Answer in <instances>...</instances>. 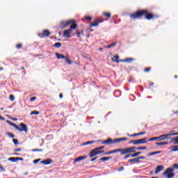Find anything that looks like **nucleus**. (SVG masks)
I'll return each instance as SVG.
<instances>
[{
  "label": "nucleus",
  "instance_id": "nucleus-1",
  "mask_svg": "<svg viewBox=\"0 0 178 178\" xmlns=\"http://www.w3.org/2000/svg\"><path fill=\"white\" fill-rule=\"evenodd\" d=\"M143 16H145V18L147 20H154L159 17V15L149 13L148 12V10H139L136 13L129 15V17L134 20H136V19H141Z\"/></svg>",
  "mask_w": 178,
  "mask_h": 178
},
{
  "label": "nucleus",
  "instance_id": "nucleus-2",
  "mask_svg": "<svg viewBox=\"0 0 178 178\" xmlns=\"http://www.w3.org/2000/svg\"><path fill=\"white\" fill-rule=\"evenodd\" d=\"M175 168H168L167 170L163 173V176L167 178H172L175 177Z\"/></svg>",
  "mask_w": 178,
  "mask_h": 178
},
{
  "label": "nucleus",
  "instance_id": "nucleus-3",
  "mask_svg": "<svg viewBox=\"0 0 178 178\" xmlns=\"http://www.w3.org/2000/svg\"><path fill=\"white\" fill-rule=\"evenodd\" d=\"M56 56L57 59H65V63H67V65H72V62L70 60L69 57L65 56L63 54L56 53Z\"/></svg>",
  "mask_w": 178,
  "mask_h": 178
},
{
  "label": "nucleus",
  "instance_id": "nucleus-4",
  "mask_svg": "<svg viewBox=\"0 0 178 178\" xmlns=\"http://www.w3.org/2000/svg\"><path fill=\"white\" fill-rule=\"evenodd\" d=\"M123 155H126V154H133L136 152V147H127L122 149Z\"/></svg>",
  "mask_w": 178,
  "mask_h": 178
},
{
  "label": "nucleus",
  "instance_id": "nucleus-5",
  "mask_svg": "<svg viewBox=\"0 0 178 178\" xmlns=\"http://www.w3.org/2000/svg\"><path fill=\"white\" fill-rule=\"evenodd\" d=\"M147 138L129 141V144H134V145H138L139 144H145L147 143Z\"/></svg>",
  "mask_w": 178,
  "mask_h": 178
},
{
  "label": "nucleus",
  "instance_id": "nucleus-6",
  "mask_svg": "<svg viewBox=\"0 0 178 178\" xmlns=\"http://www.w3.org/2000/svg\"><path fill=\"white\" fill-rule=\"evenodd\" d=\"M72 23H74V20L71 19L70 21H61L60 23V29H65V27H67L69 24H72Z\"/></svg>",
  "mask_w": 178,
  "mask_h": 178
},
{
  "label": "nucleus",
  "instance_id": "nucleus-7",
  "mask_svg": "<svg viewBox=\"0 0 178 178\" xmlns=\"http://www.w3.org/2000/svg\"><path fill=\"white\" fill-rule=\"evenodd\" d=\"M51 35V32L47 29L43 30L42 33H38V37L40 38H44V37H49Z\"/></svg>",
  "mask_w": 178,
  "mask_h": 178
},
{
  "label": "nucleus",
  "instance_id": "nucleus-8",
  "mask_svg": "<svg viewBox=\"0 0 178 178\" xmlns=\"http://www.w3.org/2000/svg\"><path fill=\"white\" fill-rule=\"evenodd\" d=\"M19 127H20V130H18V131H25V133H27V131H29V128H27V125H26L23 122L19 124Z\"/></svg>",
  "mask_w": 178,
  "mask_h": 178
},
{
  "label": "nucleus",
  "instance_id": "nucleus-9",
  "mask_svg": "<svg viewBox=\"0 0 178 178\" xmlns=\"http://www.w3.org/2000/svg\"><path fill=\"white\" fill-rule=\"evenodd\" d=\"M171 134H163L159 137H157L159 141H163V140H166L167 138H169L170 137Z\"/></svg>",
  "mask_w": 178,
  "mask_h": 178
},
{
  "label": "nucleus",
  "instance_id": "nucleus-10",
  "mask_svg": "<svg viewBox=\"0 0 178 178\" xmlns=\"http://www.w3.org/2000/svg\"><path fill=\"white\" fill-rule=\"evenodd\" d=\"M122 141H127V138H119L113 139L114 144H119L122 143Z\"/></svg>",
  "mask_w": 178,
  "mask_h": 178
},
{
  "label": "nucleus",
  "instance_id": "nucleus-11",
  "mask_svg": "<svg viewBox=\"0 0 178 178\" xmlns=\"http://www.w3.org/2000/svg\"><path fill=\"white\" fill-rule=\"evenodd\" d=\"M54 161H52L51 159H46L42 161H40V163H42L43 165H51Z\"/></svg>",
  "mask_w": 178,
  "mask_h": 178
},
{
  "label": "nucleus",
  "instance_id": "nucleus-12",
  "mask_svg": "<svg viewBox=\"0 0 178 178\" xmlns=\"http://www.w3.org/2000/svg\"><path fill=\"white\" fill-rule=\"evenodd\" d=\"M6 123H8V124H10V126H12L13 127H15V129H16V130H21L20 127L19 126H17V124L9 121V120H6Z\"/></svg>",
  "mask_w": 178,
  "mask_h": 178
},
{
  "label": "nucleus",
  "instance_id": "nucleus-13",
  "mask_svg": "<svg viewBox=\"0 0 178 178\" xmlns=\"http://www.w3.org/2000/svg\"><path fill=\"white\" fill-rule=\"evenodd\" d=\"M102 144H105L106 145H109L111 144H114L113 140L112 138H108L107 140L103 141Z\"/></svg>",
  "mask_w": 178,
  "mask_h": 178
},
{
  "label": "nucleus",
  "instance_id": "nucleus-14",
  "mask_svg": "<svg viewBox=\"0 0 178 178\" xmlns=\"http://www.w3.org/2000/svg\"><path fill=\"white\" fill-rule=\"evenodd\" d=\"M84 159H87V156H81L74 160V162L76 163L77 162H80V161H84Z\"/></svg>",
  "mask_w": 178,
  "mask_h": 178
},
{
  "label": "nucleus",
  "instance_id": "nucleus-15",
  "mask_svg": "<svg viewBox=\"0 0 178 178\" xmlns=\"http://www.w3.org/2000/svg\"><path fill=\"white\" fill-rule=\"evenodd\" d=\"M96 155H98L97 153V150L95 149H93L90 153H89V156L90 158H94V156H95Z\"/></svg>",
  "mask_w": 178,
  "mask_h": 178
},
{
  "label": "nucleus",
  "instance_id": "nucleus-16",
  "mask_svg": "<svg viewBox=\"0 0 178 178\" xmlns=\"http://www.w3.org/2000/svg\"><path fill=\"white\" fill-rule=\"evenodd\" d=\"M96 155H98L97 153V150L95 149H93L90 153H89V156L90 158H94V156H95Z\"/></svg>",
  "mask_w": 178,
  "mask_h": 178
},
{
  "label": "nucleus",
  "instance_id": "nucleus-17",
  "mask_svg": "<svg viewBox=\"0 0 178 178\" xmlns=\"http://www.w3.org/2000/svg\"><path fill=\"white\" fill-rule=\"evenodd\" d=\"M63 37H65V38H72V35H70V33H69L67 30L63 31Z\"/></svg>",
  "mask_w": 178,
  "mask_h": 178
},
{
  "label": "nucleus",
  "instance_id": "nucleus-18",
  "mask_svg": "<svg viewBox=\"0 0 178 178\" xmlns=\"http://www.w3.org/2000/svg\"><path fill=\"white\" fill-rule=\"evenodd\" d=\"M134 60L133 58H125L124 60H120V62H126L127 63H131Z\"/></svg>",
  "mask_w": 178,
  "mask_h": 178
},
{
  "label": "nucleus",
  "instance_id": "nucleus-19",
  "mask_svg": "<svg viewBox=\"0 0 178 178\" xmlns=\"http://www.w3.org/2000/svg\"><path fill=\"white\" fill-rule=\"evenodd\" d=\"M162 170H163V166L162 165L157 166L155 170L156 175H157V173H159V172H162Z\"/></svg>",
  "mask_w": 178,
  "mask_h": 178
},
{
  "label": "nucleus",
  "instance_id": "nucleus-20",
  "mask_svg": "<svg viewBox=\"0 0 178 178\" xmlns=\"http://www.w3.org/2000/svg\"><path fill=\"white\" fill-rule=\"evenodd\" d=\"M113 151V154H116V152H120V155H123V149L119 148V149H115Z\"/></svg>",
  "mask_w": 178,
  "mask_h": 178
},
{
  "label": "nucleus",
  "instance_id": "nucleus-21",
  "mask_svg": "<svg viewBox=\"0 0 178 178\" xmlns=\"http://www.w3.org/2000/svg\"><path fill=\"white\" fill-rule=\"evenodd\" d=\"M109 159H112V156L102 157L99 159V161H102V162H106V161H109Z\"/></svg>",
  "mask_w": 178,
  "mask_h": 178
},
{
  "label": "nucleus",
  "instance_id": "nucleus-22",
  "mask_svg": "<svg viewBox=\"0 0 178 178\" xmlns=\"http://www.w3.org/2000/svg\"><path fill=\"white\" fill-rule=\"evenodd\" d=\"M162 151L153 152L147 154V156H152V155H157V154H161Z\"/></svg>",
  "mask_w": 178,
  "mask_h": 178
},
{
  "label": "nucleus",
  "instance_id": "nucleus-23",
  "mask_svg": "<svg viewBox=\"0 0 178 178\" xmlns=\"http://www.w3.org/2000/svg\"><path fill=\"white\" fill-rule=\"evenodd\" d=\"M128 162H129L130 163H131L133 165V163H136V162H140V161H138V159L137 157L135 159H131L128 160Z\"/></svg>",
  "mask_w": 178,
  "mask_h": 178
},
{
  "label": "nucleus",
  "instance_id": "nucleus-24",
  "mask_svg": "<svg viewBox=\"0 0 178 178\" xmlns=\"http://www.w3.org/2000/svg\"><path fill=\"white\" fill-rule=\"evenodd\" d=\"M76 34L78 38H81V35H83L84 34V32L83 31H81L80 32V31L77 30L76 32Z\"/></svg>",
  "mask_w": 178,
  "mask_h": 178
},
{
  "label": "nucleus",
  "instance_id": "nucleus-25",
  "mask_svg": "<svg viewBox=\"0 0 178 178\" xmlns=\"http://www.w3.org/2000/svg\"><path fill=\"white\" fill-rule=\"evenodd\" d=\"M112 61L119 63V62H120V60H119V56H114V58H112Z\"/></svg>",
  "mask_w": 178,
  "mask_h": 178
},
{
  "label": "nucleus",
  "instance_id": "nucleus-26",
  "mask_svg": "<svg viewBox=\"0 0 178 178\" xmlns=\"http://www.w3.org/2000/svg\"><path fill=\"white\" fill-rule=\"evenodd\" d=\"M176 151H178V145L172 146L171 147V152H176Z\"/></svg>",
  "mask_w": 178,
  "mask_h": 178
},
{
  "label": "nucleus",
  "instance_id": "nucleus-27",
  "mask_svg": "<svg viewBox=\"0 0 178 178\" xmlns=\"http://www.w3.org/2000/svg\"><path fill=\"white\" fill-rule=\"evenodd\" d=\"M169 144V142H161V143H156V145H168Z\"/></svg>",
  "mask_w": 178,
  "mask_h": 178
},
{
  "label": "nucleus",
  "instance_id": "nucleus-28",
  "mask_svg": "<svg viewBox=\"0 0 178 178\" xmlns=\"http://www.w3.org/2000/svg\"><path fill=\"white\" fill-rule=\"evenodd\" d=\"M99 24V22L98 21H96L95 22L90 24V27H97Z\"/></svg>",
  "mask_w": 178,
  "mask_h": 178
},
{
  "label": "nucleus",
  "instance_id": "nucleus-29",
  "mask_svg": "<svg viewBox=\"0 0 178 178\" xmlns=\"http://www.w3.org/2000/svg\"><path fill=\"white\" fill-rule=\"evenodd\" d=\"M53 47H54L55 48H60V47H62V43L56 42L53 45Z\"/></svg>",
  "mask_w": 178,
  "mask_h": 178
},
{
  "label": "nucleus",
  "instance_id": "nucleus-30",
  "mask_svg": "<svg viewBox=\"0 0 178 178\" xmlns=\"http://www.w3.org/2000/svg\"><path fill=\"white\" fill-rule=\"evenodd\" d=\"M72 25L70 26V29L72 30L76 29L77 28V24L74 23V21L73 23L71 24Z\"/></svg>",
  "mask_w": 178,
  "mask_h": 178
},
{
  "label": "nucleus",
  "instance_id": "nucleus-31",
  "mask_svg": "<svg viewBox=\"0 0 178 178\" xmlns=\"http://www.w3.org/2000/svg\"><path fill=\"white\" fill-rule=\"evenodd\" d=\"M140 154H141V152H138L135 154H131V158H136V156H138V155H140Z\"/></svg>",
  "mask_w": 178,
  "mask_h": 178
},
{
  "label": "nucleus",
  "instance_id": "nucleus-32",
  "mask_svg": "<svg viewBox=\"0 0 178 178\" xmlns=\"http://www.w3.org/2000/svg\"><path fill=\"white\" fill-rule=\"evenodd\" d=\"M173 142H174L175 145H177L178 144V138H175L172 139L170 143H173Z\"/></svg>",
  "mask_w": 178,
  "mask_h": 178
},
{
  "label": "nucleus",
  "instance_id": "nucleus-33",
  "mask_svg": "<svg viewBox=\"0 0 178 178\" xmlns=\"http://www.w3.org/2000/svg\"><path fill=\"white\" fill-rule=\"evenodd\" d=\"M11 162H17V157H11L8 159Z\"/></svg>",
  "mask_w": 178,
  "mask_h": 178
},
{
  "label": "nucleus",
  "instance_id": "nucleus-34",
  "mask_svg": "<svg viewBox=\"0 0 178 178\" xmlns=\"http://www.w3.org/2000/svg\"><path fill=\"white\" fill-rule=\"evenodd\" d=\"M103 15L106 16V17H108V19H111V13H103Z\"/></svg>",
  "mask_w": 178,
  "mask_h": 178
},
{
  "label": "nucleus",
  "instance_id": "nucleus-35",
  "mask_svg": "<svg viewBox=\"0 0 178 178\" xmlns=\"http://www.w3.org/2000/svg\"><path fill=\"white\" fill-rule=\"evenodd\" d=\"M94 143H95V140L87 141L85 143H83V145H89V144H94Z\"/></svg>",
  "mask_w": 178,
  "mask_h": 178
},
{
  "label": "nucleus",
  "instance_id": "nucleus-36",
  "mask_svg": "<svg viewBox=\"0 0 178 178\" xmlns=\"http://www.w3.org/2000/svg\"><path fill=\"white\" fill-rule=\"evenodd\" d=\"M42 149H33L32 152H42Z\"/></svg>",
  "mask_w": 178,
  "mask_h": 178
},
{
  "label": "nucleus",
  "instance_id": "nucleus-37",
  "mask_svg": "<svg viewBox=\"0 0 178 178\" xmlns=\"http://www.w3.org/2000/svg\"><path fill=\"white\" fill-rule=\"evenodd\" d=\"M6 135L8 136V137H10V138H15V135L10 132H7Z\"/></svg>",
  "mask_w": 178,
  "mask_h": 178
},
{
  "label": "nucleus",
  "instance_id": "nucleus-38",
  "mask_svg": "<svg viewBox=\"0 0 178 178\" xmlns=\"http://www.w3.org/2000/svg\"><path fill=\"white\" fill-rule=\"evenodd\" d=\"M22 47H23V44H22V43H19L16 45L17 49H22Z\"/></svg>",
  "mask_w": 178,
  "mask_h": 178
},
{
  "label": "nucleus",
  "instance_id": "nucleus-39",
  "mask_svg": "<svg viewBox=\"0 0 178 178\" xmlns=\"http://www.w3.org/2000/svg\"><path fill=\"white\" fill-rule=\"evenodd\" d=\"M95 149L96 150V152L97 153V155H99V154L104 153V150H99L97 147L95 148Z\"/></svg>",
  "mask_w": 178,
  "mask_h": 178
},
{
  "label": "nucleus",
  "instance_id": "nucleus-40",
  "mask_svg": "<svg viewBox=\"0 0 178 178\" xmlns=\"http://www.w3.org/2000/svg\"><path fill=\"white\" fill-rule=\"evenodd\" d=\"M138 151H141L142 149H147V147H138L136 148Z\"/></svg>",
  "mask_w": 178,
  "mask_h": 178
},
{
  "label": "nucleus",
  "instance_id": "nucleus-41",
  "mask_svg": "<svg viewBox=\"0 0 178 178\" xmlns=\"http://www.w3.org/2000/svg\"><path fill=\"white\" fill-rule=\"evenodd\" d=\"M9 99L10 101H11L12 102H13V101H15V96L13 95H10L9 96Z\"/></svg>",
  "mask_w": 178,
  "mask_h": 178
},
{
  "label": "nucleus",
  "instance_id": "nucleus-42",
  "mask_svg": "<svg viewBox=\"0 0 178 178\" xmlns=\"http://www.w3.org/2000/svg\"><path fill=\"white\" fill-rule=\"evenodd\" d=\"M30 115H40V111H32Z\"/></svg>",
  "mask_w": 178,
  "mask_h": 178
},
{
  "label": "nucleus",
  "instance_id": "nucleus-43",
  "mask_svg": "<svg viewBox=\"0 0 178 178\" xmlns=\"http://www.w3.org/2000/svg\"><path fill=\"white\" fill-rule=\"evenodd\" d=\"M155 140H158V137L149 138L147 140V141H155Z\"/></svg>",
  "mask_w": 178,
  "mask_h": 178
},
{
  "label": "nucleus",
  "instance_id": "nucleus-44",
  "mask_svg": "<svg viewBox=\"0 0 178 178\" xmlns=\"http://www.w3.org/2000/svg\"><path fill=\"white\" fill-rule=\"evenodd\" d=\"M111 154H113V150L109 151V152H105V153L104 154V155H111Z\"/></svg>",
  "mask_w": 178,
  "mask_h": 178
},
{
  "label": "nucleus",
  "instance_id": "nucleus-45",
  "mask_svg": "<svg viewBox=\"0 0 178 178\" xmlns=\"http://www.w3.org/2000/svg\"><path fill=\"white\" fill-rule=\"evenodd\" d=\"M13 141L14 144H15V145H17V144H19V140L17 139H13Z\"/></svg>",
  "mask_w": 178,
  "mask_h": 178
},
{
  "label": "nucleus",
  "instance_id": "nucleus-46",
  "mask_svg": "<svg viewBox=\"0 0 178 178\" xmlns=\"http://www.w3.org/2000/svg\"><path fill=\"white\" fill-rule=\"evenodd\" d=\"M123 170H124V167H123V166H121V167H120V168H118V172H122V171H123Z\"/></svg>",
  "mask_w": 178,
  "mask_h": 178
},
{
  "label": "nucleus",
  "instance_id": "nucleus-47",
  "mask_svg": "<svg viewBox=\"0 0 178 178\" xmlns=\"http://www.w3.org/2000/svg\"><path fill=\"white\" fill-rule=\"evenodd\" d=\"M35 99H37V97H33L30 99V102H33V101H35Z\"/></svg>",
  "mask_w": 178,
  "mask_h": 178
},
{
  "label": "nucleus",
  "instance_id": "nucleus-48",
  "mask_svg": "<svg viewBox=\"0 0 178 178\" xmlns=\"http://www.w3.org/2000/svg\"><path fill=\"white\" fill-rule=\"evenodd\" d=\"M149 70H151V68L147 67V68H145L144 72H145L146 73H148V72H149Z\"/></svg>",
  "mask_w": 178,
  "mask_h": 178
},
{
  "label": "nucleus",
  "instance_id": "nucleus-49",
  "mask_svg": "<svg viewBox=\"0 0 178 178\" xmlns=\"http://www.w3.org/2000/svg\"><path fill=\"white\" fill-rule=\"evenodd\" d=\"M172 168H174L175 169H177L178 170V164L177 163L173 164Z\"/></svg>",
  "mask_w": 178,
  "mask_h": 178
},
{
  "label": "nucleus",
  "instance_id": "nucleus-50",
  "mask_svg": "<svg viewBox=\"0 0 178 178\" xmlns=\"http://www.w3.org/2000/svg\"><path fill=\"white\" fill-rule=\"evenodd\" d=\"M97 148V149H99V151H102V149H104V148H105V146H101V147H99Z\"/></svg>",
  "mask_w": 178,
  "mask_h": 178
},
{
  "label": "nucleus",
  "instance_id": "nucleus-51",
  "mask_svg": "<svg viewBox=\"0 0 178 178\" xmlns=\"http://www.w3.org/2000/svg\"><path fill=\"white\" fill-rule=\"evenodd\" d=\"M130 156H131V154H127L124 156V159H127V158H130Z\"/></svg>",
  "mask_w": 178,
  "mask_h": 178
},
{
  "label": "nucleus",
  "instance_id": "nucleus-52",
  "mask_svg": "<svg viewBox=\"0 0 178 178\" xmlns=\"http://www.w3.org/2000/svg\"><path fill=\"white\" fill-rule=\"evenodd\" d=\"M138 161L140 162V159H145V156H140L139 157H138Z\"/></svg>",
  "mask_w": 178,
  "mask_h": 178
},
{
  "label": "nucleus",
  "instance_id": "nucleus-53",
  "mask_svg": "<svg viewBox=\"0 0 178 178\" xmlns=\"http://www.w3.org/2000/svg\"><path fill=\"white\" fill-rule=\"evenodd\" d=\"M145 131H142L140 133H138V136H144V134H145Z\"/></svg>",
  "mask_w": 178,
  "mask_h": 178
},
{
  "label": "nucleus",
  "instance_id": "nucleus-54",
  "mask_svg": "<svg viewBox=\"0 0 178 178\" xmlns=\"http://www.w3.org/2000/svg\"><path fill=\"white\" fill-rule=\"evenodd\" d=\"M67 31H68L69 34H72L73 33V29H71V28Z\"/></svg>",
  "mask_w": 178,
  "mask_h": 178
},
{
  "label": "nucleus",
  "instance_id": "nucleus-55",
  "mask_svg": "<svg viewBox=\"0 0 178 178\" xmlns=\"http://www.w3.org/2000/svg\"><path fill=\"white\" fill-rule=\"evenodd\" d=\"M138 136V134H132V135H130L129 137H136V136Z\"/></svg>",
  "mask_w": 178,
  "mask_h": 178
},
{
  "label": "nucleus",
  "instance_id": "nucleus-56",
  "mask_svg": "<svg viewBox=\"0 0 178 178\" xmlns=\"http://www.w3.org/2000/svg\"><path fill=\"white\" fill-rule=\"evenodd\" d=\"M86 20H92V17H86Z\"/></svg>",
  "mask_w": 178,
  "mask_h": 178
},
{
  "label": "nucleus",
  "instance_id": "nucleus-57",
  "mask_svg": "<svg viewBox=\"0 0 178 178\" xmlns=\"http://www.w3.org/2000/svg\"><path fill=\"white\" fill-rule=\"evenodd\" d=\"M115 45H116V42H113L110 44V47H111V48H112L113 47H115Z\"/></svg>",
  "mask_w": 178,
  "mask_h": 178
},
{
  "label": "nucleus",
  "instance_id": "nucleus-58",
  "mask_svg": "<svg viewBox=\"0 0 178 178\" xmlns=\"http://www.w3.org/2000/svg\"><path fill=\"white\" fill-rule=\"evenodd\" d=\"M40 162V159H35L33 161V163H38Z\"/></svg>",
  "mask_w": 178,
  "mask_h": 178
},
{
  "label": "nucleus",
  "instance_id": "nucleus-59",
  "mask_svg": "<svg viewBox=\"0 0 178 178\" xmlns=\"http://www.w3.org/2000/svg\"><path fill=\"white\" fill-rule=\"evenodd\" d=\"M15 152H20V151H22V149H20V148L15 149Z\"/></svg>",
  "mask_w": 178,
  "mask_h": 178
},
{
  "label": "nucleus",
  "instance_id": "nucleus-60",
  "mask_svg": "<svg viewBox=\"0 0 178 178\" xmlns=\"http://www.w3.org/2000/svg\"><path fill=\"white\" fill-rule=\"evenodd\" d=\"M0 170H1V172H3L5 170V168H3L2 165H0Z\"/></svg>",
  "mask_w": 178,
  "mask_h": 178
},
{
  "label": "nucleus",
  "instance_id": "nucleus-61",
  "mask_svg": "<svg viewBox=\"0 0 178 178\" xmlns=\"http://www.w3.org/2000/svg\"><path fill=\"white\" fill-rule=\"evenodd\" d=\"M97 157H95V158L92 159L90 160V162H94V161H96V160H97Z\"/></svg>",
  "mask_w": 178,
  "mask_h": 178
},
{
  "label": "nucleus",
  "instance_id": "nucleus-62",
  "mask_svg": "<svg viewBox=\"0 0 178 178\" xmlns=\"http://www.w3.org/2000/svg\"><path fill=\"white\" fill-rule=\"evenodd\" d=\"M171 136H178V132L170 134Z\"/></svg>",
  "mask_w": 178,
  "mask_h": 178
},
{
  "label": "nucleus",
  "instance_id": "nucleus-63",
  "mask_svg": "<svg viewBox=\"0 0 178 178\" xmlns=\"http://www.w3.org/2000/svg\"><path fill=\"white\" fill-rule=\"evenodd\" d=\"M17 161H23V158L17 157Z\"/></svg>",
  "mask_w": 178,
  "mask_h": 178
},
{
  "label": "nucleus",
  "instance_id": "nucleus-64",
  "mask_svg": "<svg viewBox=\"0 0 178 178\" xmlns=\"http://www.w3.org/2000/svg\"><path fill=\"white\" fill-rule=\"evenodd\" d=\"M0 120H5V118L0 115Z\"/></svg>",
  "mask_w": 178,
  "mask_h": 178
}]
</instances>
